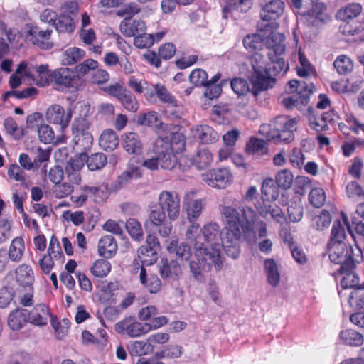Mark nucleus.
Instances as JSON below:
<instances>
[{"label":"nucleus","mask_w":364,"mask_h":364,"mask_svg":"<svg viewBox=\"0 0 364 364\" xmlns=\"http://www.w3.org/2000/svg\"><path fill=\"white\" fill-rule=\"evenodd\" d=\"M185 149V136L176 132L165 136L158 137L154 143L155 156L145 159L141 165L151 170L155 171L161 168L171 170L178 163L177 154Z\"/></svg>","instance_id":"obj_1"},{"label":"nucleus","mask_w":364,"mask_h":364,"mask_svg":"<svg viewBox=\"0 0 364 364\" xmlns=\"http://www.w3.org/2000/svg\"><path fill=\"white\" fill-rule=\"evenodd\" d=\"M224 205L220 206L221 215L226 225H252L255 223L257 213L255 210L232 197L227 198Z\"/></svg>","instance_id":"obj_2"},{"label":"nucleus","mask_w":364,"mask_h":364,"mask_svg":"<svg viewBox=\"0 0 364 364\" xmlns=\"http://www.w3.org/2000/svg\"><path fill=\"white\" fill-rule=\"evenodd\" d=\"M249 61L253 71L249 80L253 85L254 94L257 95L260 91L272 88L275 85L276 80L274 77L267 76L268 63L264 54L255 52L250 57Z\"/></svg>","instance_id":"obj_3"},{"label":"nucleus","mask_w":364,"mask_h":364,"mask_svg":"<svg viewBox=\"0 0 364 364\" xmlns=\"http://www.w3.org/2000/svg\"><path fill=\"white\" fill-rule=\"evenodd\" d=\"M212 267H214L216 271L220 270L223 267L222 257L217 248H213L208 255L199 256L195 254L194 258L189 263L193 277L200 282L204 281L205 274L210 272Z\"/></svg>","instance_id":"obj_4"},{"label":"nucleus","mask_w":364,"mask_h":364,"mask_svg":"<svg viewBox=\"0 0 364 364\" xmlns=\"http://www.w3.org/2000/svg\"><path fill=\"white\" fill-rule=\"evenodd\" d=\"M297 121L295 118L289 119L287 116H278L272 124L269 125L267 137L276 144L289 143L294 139V132L296 129Z\"/></svg>","instance_id":"obj_5"},{"label":"nucleus","mask_w":364,"mask_h":364,"mask_svg":"<svg viewBox=\"0 0 364 364\" xmlns=\"http://www.w3.org/2000/svg\"><path fill=\"white\" fill-rule=\"evenodd\" d=\"M180 198L177 193L168 191H161L158 197V203L150 205L149 214L154 211L167 213L171 221L176 220L180 214Z\"/></svg>","instance_id":"obj_6"},{"label":"nucleus","mask_w":364,"mask_h":364,"mask_svg":"<svg viewBox=\"0 0 364 364\" xmlns=\"http://www.w3.org/2000/svg\"><path fill=\"white\" fill-rule=\"evenodd\" d=\"M243 225H226L221 234V245L226 255L237 259L240 255Z\"/></svg>","instance_id":"obj_7"},{"label":"nucleus","mask_w":364,"mask_h":364,"mask_svg":"<svg viewBox=\"0 0 364 364\" xmlns=\"http://www.w3.org/2000/svg\"><path fill=\"white\" fill-rule=\"evenodd\" d=\"M264 46L266 47L267 55L269 58L272 57V54L284 55L285 52L284 36L276 31L278 27L277 22L272 21L264 23Z\"/></svg>","instance_id":"obj_8"},{"label":"nucleus","mask_w":364,"mask_h":364,"mask_svg":"<svg viewBox=\"0 0 364 364\" xmlns=\"http://www.w3.org/2000/svg\"><path fill=\"white\" fill-rule=\"evenodd\" d=\"M328 257L336 264H341V271H349L355 267L352 257L351 247L348 248L346 243H328Z\"/></svg>","instance_id":"obj_9"},{"label":"nucleus","mask_w":364,"mask_h":364,"mask_svg":"<svg viewBox=\"0 0 364 364\" xmlns=\"http://www.w3.org/2000/svg\"><path fill=\"white\" fill-rule=\"evenodd\" d=\"M114 329L119 334H127L131 338H136L150 331L151 326L148 323H141L135 318L129 316L117 323Z\"/></svg>","instance_id":"obj_10"},{"label":"nucleus","mask_w":364,"mask_h":364,"mask_svg":"<svg viewBox=\"0 0 364 364\" xmlns=\"http://www.w3.org/2000/svg\"><path fill=\"white\" fill-rule=\"evenodd\" d=\"M186 239L193 246L195 254L200 256L211 252L210 243L201 232L198 223H193L188 227L186 232Z\"/></svg>","instance_id":"obj_11"},{"label":"nucleus","mask_w":364,"mask_h":364,"mask_svg":"<svg viewBox=\"0 0 364 364\" xmlns=\"http://www.w3.org/2000/svg\"><path fill=\"white\" fill-rule=\"evenodd\" d=\"M203 181L210 186L216 188H225L230 186L233 176L226 168L212 169L203 175Z\"/></svg>","instance_id":"obj_12"},{"label":"nucleus","mask_w":364,"mask_h":364,"mask_svg":"<svg viewBox=\"0 0 364 364\" xmlns=\"http://www.w3.org/2000/svg\"><path fill=\"white\" fill-rule=\"evenodd\" d=\"M258 214L264 218H267L270 215L271 218L276 223H279L281 225L287 223V218L281 208L275 203H272L269 200L257 201L255 204Z\"/></svg>","instance_id":"obj_13"},{"label":"nucleus","mask_w":364,"mask_h":364,"mask_svg":"<svg viewBox=\"0 0 364 364\" xmlns=\"http://www.w3.org/2000/svg\"><path fill=\"white\" fill-rule=\"evenodd\" d=\"M195 191H189L184 196L183 205L187 213V218L191 225L197 223L196 219L200 215L206 205L205 200L196 198Z\"/></svg>","instance_id":"obj_14"},{"label":"nucleus","mask_w":364,"mask_h":364,"mask_svg":"<svg viewBox=\"0 0 364 364\" xmlns=\"http://www.w3.org/2000/svg\"><path fill=\"white\" fill-rule=\"evenodd\" d=\"M72 114L71 109L65 112L60 105H53L48 108L46 117L48 122L59 124L62 128H65L71 120Z\"/></svg>","instance_id":"obj_15"},{"label":"nucleus","mask_w":364,"mask_h":364,"mask_svg":"<svg viewBox=\"0 0 364 364\" xmlns=\"http://www.w3.org/2000/svg\"><path fill=\"white\" fill-rule=\"evenodd\" d=\"M262 11L260 13L261 21L259 22H275L284 11V2L281 0H271L268 3H261Z\"/></svg>","instance_id":"obj_16"},{"label":"nucleus","mask_w":364,"mask_h":364,"mask_svg":"<svg viewBox=\"0 0 364 364\" xmlns=\"http://www.w3.org/2000/svg\"><path fill=\"white\" fill-rule=\"evenodd\" d=\"M161 278L168 282L178 281L183 274L182 268L178 261L167 259H162L159 266Z\"/></svg>","instance_id":"obj_17"},{"label":"nucleus","mask_w":364,"mask_h":364,"mask_svg":"<svg viewBox=\"0 0 364 364\" xmlns=\"http://www.w3.org/2000/svg\"><path fill=\"white\" fill-rule=\"evenodd\" d=\"M48 80H46L44 85H50L54 83L57 88L61 87H70L72 86L73 80L72 73L67 68H61L51 71Z\"/></svg>","instance_id":"obj_18"},{"label":"nucleus","mask_w":364,"mask_h":364,"mask_svg":"<svg viewBox=\"0 0 364 364\" xmlns=\"http://www.w3.org/2000/svg\"><path fill=\"white\" fill-rule=\"evenodd\" d=\"M52 29H44L40 26H32L28 34L31 36V41L34 45L38 46L42 49H49L53 44L50 42Z\"/></svg>","instance_id":"obj_19"},{"label":"nucleus","mask_w":364,"mask_h":364,"mask_svg":"<svg viewBox=\"0 0 364 364\" xmlns=\"http://www.w3.org/2000/svg\"><path fill=\"white\" fill-rule=\"evenodd\" d=\"M314 88L312 83L307 84L304 81L293 80L289 82L287 90L291 93H294L299 98L301 104H306Z\"/></svg>","instance_id":"obj_20"},{"label":"nucleus","mask_w":364,"mask_h":364,"mask_svg":"<svg viewBox=\"0 0 364 364\" xmlns=\"http://www.w3.org/2000/svg\"><path fill=\"white\" fill-rule=\"evenodd\" d=\"M258 33L252 35H247L244 38L243 44L245 48L250 51L262 50L265 54L263 48L264 46V22H259L257 24Z\"/></svg>","instance_id":"obj_21"},{"label":"nucleus","mask_w":364,"mask_h":364,"mask_svg":"<svg viewBox=\"0 0 364 364\" xmlns=\"http://www.w3.org/2000/svg\"><path fill=\"white\" fill-rule=\"evenodd\" d=\"M121 33L127 37H136L146 31V23L141 19H124L119 25Z\"/></svg>","instance_id":"obj_22"},{"label":"nucleus","mask_w":364,"mask_h":364,"mask_svg":"<svg viewBox=\"0 0 364 364\" xmlns=\"http://www.w3.org/2000/svg\"><path fill=\"white\" fill-rule=\"evenodd\" d=\"M15 289L28 288V286L33 287L34 275L31 267L26 264L20 265L16 271Z\"/></svg>","instance_id":"obj_23"},{"label":"nucleus","mask_w":364,"mask_h":364,"mask_svg":"<svg viewBox=\"0 0 364 364\" xmlns=\"http://www.w3.org/2000/svg\"><path fill=\"white\" fill-rule=\"evenodd\" d=\"M50 317L48 307L45 304L36 305L30 312H28V321L36 326H41L47 323Z\"/></svg>","instance_id":"obj_24"},{"label":"nucleus","mask_w":364,"mask_h":364,"mask_svg":"<svg viewBox=\"0 0 364 364\" xmlns=\"http://www.w3.org/2000/svg\"><path fill=\"white\" fill-rule=\"evenodd\" d=\"M149 218L154 225L159 227L158 232L161 237L169 236L172 230V225L168 222L166 215L162 212L154 211L152 214H149Z\"/></svg>","instance_id":"obj_25"},{"label":"nucleus","mask_w":364,"mask_h":364,"mask_svg":"<svg viewBox=\"0 0 364 364\" xmlns=\"http://www.w3.org/2000/svg\"><path fill=\"white\" fill-rule=\"evenodd\" d=\"M201 232L208 242L210 243L211 251H213V248H217L220 253V245L218 242L219 238L221 239L222 234L220 226L215 223L207 224L201 229Z\"/></svg>","instance_id":"obj_26"},{"label":"nucleus","mask_w":364,"mask_h":364,"mask_svg":"<svg viewBox=\"0 0 364 364\" xmlns=\"http://www.w3.org/2000/svg\"><path fill=\"white\" fill-rule=\"evenodd\" d=\"M139 168L131 161L128 164L127 169L124 171L114 182L116 188H121L129 184L132 180L141 178Z\"/></svg>","instance_id":"obj_27"},{"label":"nucleus","mask_w":364,"mask_h":364,"mask_svg":"<svg viewBox=\"0 0 364 364\" xmlns=\"http://www.w3.org/2000/svg\"><path fill=\"white\" fill-rule=\"evenodd\" d=\"M231 87L238 95H245L247 93H250L257 100H258L260 97H264L267 95V90H262L255 95L254 94L253 85L250 83V86L247 80L242 78L233 79L231 82Z\"/></svg>","instance_id":"obj_28"},{"label":"nucleus","mask_w":364,"mask_h":364,"mask_svg":"<svg viewBox=\"0 0 364 364\" xmlns=\"http://www.w3.org/2000/svg\"><path fill=\"white\" fill-rule=\"evenodd\" d=\"M99 255L106 259L112 258L117 252V245L111 235L103 236L98 242Z\"/></svg>","instance_id":"obj_29"},{"label":"nucleus","mask_w":364,"mask_h":364,"mask_svg":"<svg viewBox=\"0 0 364 364\" xmlns=\"http://www.w3.org/2000/svg\"><path fill=\"white\" fill-rule=\"evenodd\" d=\"M268 60L270 63H267V76L274 77L281 72L285 73L288 70V65L286 63L283 55L277 56V54H272V57H268Z\"/></svg>","instance_id":"obj_30"},{"label":"nucleus","mask_w":364,"mask_h":364,"mask_svg":"<svg viewBox=\"0 0 364 364\" xmlns=\"http://www.w3.org/2000/svg\"><path fill=\"white\" fill-rule=\"evenodd\" d=\"M28 311L26 309H16L11 311L8 318V325L13 331L20 330L28 321Z\"/></svg>","instance_id":"obj_31"},{"label":"nucleus","mask_w":364,"mask_h":364,"mask_svg":"<svg viewBox=\"0 0 364 364\" xmlns=\"http://www.w3.org/2000/svg\"><path fill=\"white\" fill-rule=\"evenodd\" d=\"M124 150L130 154H139L142 150V144L137 134L129 132L125 134L123 141Z\"/></svg>","instance_id":"obj_32"},{"label":"nucleus","mask_w":364,"mask_h":364,"mask_svg":"<svg viewBox=\"0 0 364 364\" xmlns=\"http://www.w3.org/2000/svg\"><path fill=\"white\" fill-rule=\"evenodd\" d=\"M99 144L107 151L115 149L119 144V139L116 132L112 129L105 130L100 136Z\"/></svg>","instance_id":"obj_33"},{"label":"nucleus","mask_w":364,"mask_h":364,"mask_svg":"<svg viewBox=\"0 0 364 364\" xmlns=\"http://www.w3.org/2000/svg\"><path fill=\"white\" fill-rule=\"evenodd\" d=\"M212 153L206 148L199 149L192 158V164L198 169H205L213 162Z\"/></svg>","instance_id":"obj_34"},{"label":"nucleus","mask_w":364,"mask_h":364,"mask_svg":"<svg viewBox=\"0 0 364 364\" xmlns=\"http://www.w3.org/2000/svg\"><path fill=\"white\" fill-rule=\"evenodd\" d=\"M31 76V70L28 68V64L23 61L19 65L15 73L9 78V85L13 90L18 87L22 83V77H28Z\"/></svg>","instance_id":"obj_35"},{"label":"nucleus","mask_w":364,"mask_h":364,"mask_svg":"<svg viewBox=\"0 0 364 364\" xmlns=\"http://www.w3.org/2000/svg\"><path fill=\"white\" fill-rule=\"evenodd\" d=\"M170 254H175L178 257L183 260H188L191 256L190 247L184 242L178 244L177 240H171L166 247Z\"/></svg>","instance_id":"obj_36"},{"label":"nucleus","mask_w":364,"mask_h":364,"mask_svg":"<svg viewBox=\"0 0 364 364\" xmlns=\"http://www.w3.org/2000/svg\"><path fill=\"white\" fill-rule=\"evenodd\" d=\"M73 147L77 151L86 153L92 146L93 137L91 133L73 134Z\"/></svg>","instance_id":"obj_37"},{"label":"nucleus","mask_w":364,"mask_h":364,"mask_svg":"<svg viewBox=\"0 0 364 364\" xmlns=\"http://www.w3.org/2000/svg\"><path fill=\"white\" fill-rule=\"evenodd\" d=\"M264 271L269 284L272 287H277L280 281V274L278 267L273 259H267L264 261Z\"/></svg>","instance_id":"obj_38"},{"label":"nucleus","mask_w":364,"mask_h":364,"mask_svg":"<svg viewBox=\"0 0 364 364\" xmlns=\"http://www.w3.org/2000/svg\"><path fill=\"white\" fill-rule=\"evenodd\" d=\"M198 138L204 144H211L217 141L219 135L211 127L200 125L196 129Z\"/></svg>","instance_id":"obj_39"},{"label":"nucleus","mask_w":364,"mask_h":364,"mask_svg":"<svg viewBox=\"0 0 364 364\" xmlns=\"http://www.w3.org/2000/svg\"><path fill=\"white\" fill-rule=\"evenodd\" d=\"M53 26L59 33H72L75 30V24L70 15L63 14L57 16Z\"/></svg>","instance_id":"obj_40"},{"label":"nucleus","mask_w":364,"mask_h":364,"mask_svg":"<svg viewBox=\"0 0 364 364\" xmlns=\"http://www.w3.org/2000/svg\"><path fill=\"white\" fill-rule=\"evenodd\" d=\"M85 55V52L79 48L71 47L66 49L62 54V63L65 65L76 63Z\"/></svg>","instance_id":"obj_41"},{"label":"nucleus","mask_w":364,"mask_h":364,"mask_svg":"<svg viewBox=\"0 0 364 364\" xmlns=\"http://www.w3.org/2000/svg\"><path fill=\"white\" fill-rule=\"evenodd\" d=\"M24 241L17 237L12 240L8 252V256L12 262H18L23 255L24 250Z\"/></svg>","instance_id":"obj_42"},{"label":"nucleus","mask_w":364,"mask_h":364,"mask_svg":"<svg viewBox=\"0 0 364 364\" xmlns=\"http://www.w3.org/2000/svg\"><path fill=\"white\" fill-rule=\"evenodd\" d=\"M339 336L346 345L359 346L363 343V335L355 330L346 329L342 331Z\"/></svg>","instance_id":"obj_43"},{"label":"nucleus","mask_w":364,"mask_h":364,"mask_svg":"<svg viewBox=\"0 0 364 364\" xmlns=\"http://www.w3.org/2000/svg\"><path fill=\"white\" fill-rule=\"evenodd\" d=\"M154 92L157 97L162 102L167 104L168 107L171 108H176V100L173 96L168 91L166 87L161 84H156L154 86Z\"/></svg>","instance_id":"obj_44"},{"label":"nucleus","mask_w":364,"mask_h":364,"mask_svg":"<svg viewBox=\"0 0 364 364\" xmlns=\"http://www.w3.org/2000/svg\"><path fill=\"white\" fill-rule=\"evenodd\" d=\"M158 251L149 247L141 246L138 250V256L143 265H151L156 262Z\"/></svg>","instance_id":"obj_45"},{"label":"nucleus","mask_w":364,"mask_h":364,"mask_svg":"<svg viewBox=\"0 0 364 364\" xmlns=\"http://www.w3.org/2000/svg\"><path fill=\"white\" fill-rule=\"evenodd\" d=\"M276 182L269 178L263 181L262 185V194L266 197L265 200H276L279 196V188Z\"/></svg>","instance_id":"obj_46"},{"label":"nucleus","mask_w":364,"mask_h":364,"mask_svg":"<svg viewBox=\"0 0 364 364\" xmlns=\"http://www.w3.org/2000/svg\"><path fill=\"white\" fill-rule=\"evenodd\" d=\"M311 4V8L307 11L306 16L314 18L311 21L313 25H318V22L324 20L323 12L326 10V6L323 3L317 2L315 0H312Z\"/></svg>","instance_id":"obj_47"},{"label":"nucleus","mask_w":364,"mask_h":364,"mask_svg":"<svg viewBox=\"0 0 364 364\" xmlns=\"http://www.w3.org/2000/svg\"><path fill=\"white\" fill-rule=\"evenodd\" d=\"M361 6L359 4H351L346 6L343 10H340L336 16L342 21L348 20H355V18L361 12Z\"/></svg>","instance_id":"obj_48"},{"label":"nucleus","mask_w":364,"mask_h":364,"mask_svg":"<svg viewBox=\"0 0 364 364\" xmlns=\"http://www.w3.org/2000/svg\"><path fill=\"white\" fill-rule=\"evenodd\" d=\"M354 269H351L349 271H341L344 274L343 279L341 281V285L343 289L351 288L355 289L357 288H363L359 284V277L353 272Z\"/></svg>","instance_id":"obj_49"},{"label":"nucleus","mask_w":364,"mask_h":364,"mask_svg":"<svg viewBox=\"0 0 364 364\" xmlns=\"http://www.w3.org/2000/svg\"><path fill=\"white\" fill-rule=\"evenodd\" d=\"M11 179L19 181L21 186L26 188L29 187V183L26 178V174L22 168L17 164H11L7 171Z\"/></svg>","instance_id":"obj_50"},{"label":"nucleus","mask_w":364,"mask_h":364,"mask_svg":"<svg viewBox=\"0 0 364 364\" xmlns=\"http://www.w3.org/2000/svg\"><path fill=\"white\" fill-rule=\"evenodd\" d=\"M346 237V233L343 225L340 220H335L331 228L329 243H345Z\"/></svg>","instance_id":"obj_51"},{"label":"nucleus","mask_w":364,"mask_h":364,"mask_svg":"<svg viewBox=\"0 0 364 364\" xmlns=\"http://www.w3.org/2000/svg\"><path fill=\"white\" fill-rule=\"evenodd\" d=\"M107 161V156L103 153H95L90 156H87V166L92 171L102 168L106 165Z\"/></svg>","instance_id":"obj_52"},{"label":"nucleus","mask_w":364,"mask_h":364,"mask_svg":"<svg viewBox=\"0 0 364 364\" xmlns=\"http://www.w3.org/2000/svg\"><path fill=\"white\" fill-rule=\"evenodd\" d=\"M220 75L219 73L215 75L210 82L208 85H205V90L204 91V96L210 100H213L217 98L220 96L222 88L221 87L216 84V82L220 79Z\"/></svg>","instance_id":"obj_53"},{"label":"nucleus","mask_w":364,"mask_h":364,"mask_svg":"<svg viewBox=\"0 0 364 364\" xmlns=\"http://www.w3.org/2000/svg\"><path fill=\"white\" fill-rule=\"evenodd\" d=\"M334 68L339 74L345 75L352 71L353 64L351 59L347 55H340L333 63Z\"/></svg>","instance_id":"obj_54"},{"label":"nucleus","mask_w":364,"mask_h":364,"mask_svg":"<svg viewBox=\"0 0 364 364\" xmlns=\"http://www.w3.org/2000/svg\"><path fill=\"white\" fill-rule=\"evenodd\" d=\"M347 196L353 200H364V190L356 181L348 183L346 188Z\"/></svg>","instance_id":"obj_55"},{"label":"nucleus","mask_w":364,"mask_h":364,"mask_svg":"<svg viewBox=\"0 0 364 364\" xmlns=\"http://www.w3.org/2000/svg\"><path fill=\"white\" fill-rule=\"evenodd\" d=\"M111 271V264L105 259L96 260L91 267V272L95 277H104Z\"/></svg>","instance_id":"obj_56"},{"label":"nucleus","mask_w":364,"mask_h":364,"mask_svg":"<svg viewBox=\"0 0 364 364\" xmlns=\"http://www.w3.org/2000/svg\"><path fill=\"white\" fill-rule=\"evenodd\" d=\"M126 228L129 235L136 241L143 238V230L141 224L134 218H129L126 223Z\"/></svg>","instance_id":"obj_57"},{"label":"nucleus","mask_w":364,"mask_h":364,"mask_svg":"<svg viewBox=\"0 0 364 364\" xmlns=\"http://www.w3.org/2000/svg\"><path fill=\"white\" fill-rule=\"evenodd\" d=\"M309 126L317 132H321L328 128V124L325 122L322 117L316 114L313 109H309Z\"/></svg>","instance_id":"obj_58"},{"label":"nucleus","mask_w":364,"mask_h":364,"mask_svg":"<svg viewBox=\"0 0 364 364\" xmlns=\"http://www.w3.org/2000/svg\"><path fill=\"white\" fill-rule=\"evenodd\" d=\"M119 102L126 110L132 112H136L139 107L136 96L129 90H127V92L124 93V95L120 100Z\"/></svg>","instance_id":"obj_59"},{"label":"nucleus","mask_w":364,"mask_h":364,"mask_svg":"<svg viewBox=\"0 0 364 364\" xmlns=\"http://www.w3.org/2000/svg\"><path fill=\"white\" fill-rule=\"evenodd\" d=\"M137 123L141 125L157 127L161 122H159L156 112L151 111L146 114H139L137 117Z\"/></svg>","instance_id":"obj_60"},{"label":"nucleus","mask_w":364,"mask_h":364,"mask_svg":"<svg viewBox=\"0 0 364 364\" xmlns=\"http://www.w3.org/2000/svg\"><path fill=\"white\" fill-rule=\"evenodd\" d=\"M33 288L28 286V288L15 289V296L18 297L20 303L24 306L33 304Z\"/></svg>","instance_id":"obj_61"},{"label":"nucleus","mask_w":364,"mask_h":364,"mask_svg":"<svg viewBox=\"0 0 364 364\" xmlns=\"http://www.w3.org/2000/svg\"><path fill=\"white\" fill-rule=\"evenodd\" d=\"M294 176L287 169L280 171L276 176L277 186L284 189L289 188L293 183Z\"/></svg>","instance_id":"obj_62"},{"label":"nucleus","mask_w":364,"mask_h":364,"mask_svg":"<svg viewBox=\"0 0 364 364\" xmlns=\"http://www.w3.org/2000/svg\"><path fill=\"white\" fill-rule=\"evenodd\" d=\"M362 25L356 20L343 21L340 26V31L344 35L353 36L363 30Z\"/></svg>","instance_id":"obj_63"},{"label":"nucleus","mask_w":364,"mask_h":364,"mask_svg":"<svg viewBox=\"0 0 364 364\" xmlns=\"http://www.w3.org/2000/svg\"><path fill=\"white\" fill-rule=\"evenodd\" d=\"M349 302L351 306H354L357 309H363L364 311L363 288H357L353 290L349 296Z\"/></svg>","instance_id":"obj_64"}]
</instances>
